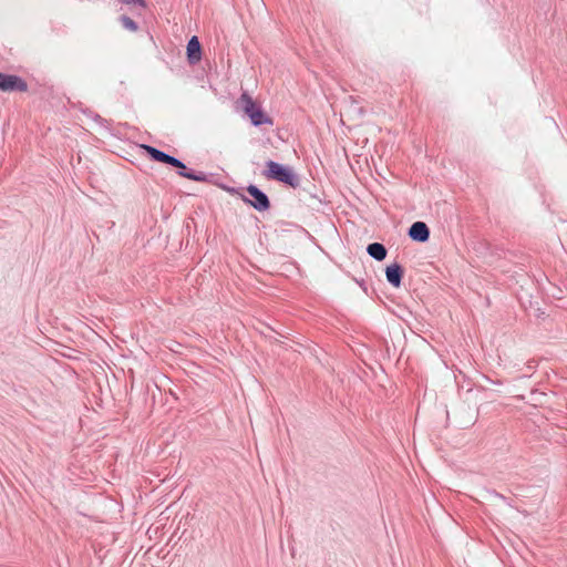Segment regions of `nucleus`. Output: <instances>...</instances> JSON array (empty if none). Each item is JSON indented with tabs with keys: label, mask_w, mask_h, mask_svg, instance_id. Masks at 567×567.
<instances>
[{
	"label": "nucleus",
	"mask_w": 567,
	"mask_h": 567,
	"mask_svg": "<svg viewBox=\"0 0 567 567\" xmlns=\"http://www.w3.org/2000/svg\"><path fill=\"white\" fill-rule=\"evenodd\" d=\"M262 176L268 181L279 182L292 188H297L300 184L299 176L290 166L277 163L272 159L265 163Z\"/></svg>",
	"instance_id": "nucleus-1"
},
{
	"label": "nucleus",
	"mask_w": 567,
	"mask_h": 567,
	"mask_svg": "<svg viewBox=\"0 0 567 567\" xmlns=\"http://www.w3.org/2000/svg\"><path fill=\"white\" fill-rule=\"evenodd\" d=\"M239 102L243 104V110H244L245 114L249 117V120L254 126H261L264 124H268V125L274 124L272 117H270L267 113H265V111L261 109V106L258 105L247 92H244L240 95Z\"/></svg>",
	"instance_id": "nucleus-2"
},
{
	"label": "nucleus",
	"mask_w": 567,
	"mask_h": 567,
	"mask_svg": "<svg viewBox=\"0 0 567 567\" xmlns=\"http://www.w3.org/2000/svg\"><path fill=\"white\" fill-rule=\"evenodd\" d=\"M246 193L247 195L240 194V198L245 204L257 212H266L270 208L271 204L268 195L256 185L247 186Z\"/></svg>",
	"instance_id": "nucleus-3"
},
{
	"label": "nucleus",
	"mask_w": 567,
	"mask_h": 567,
	"mask_svg": "<svg viewBox=\"0 0 567 567\" xmlns=\"http://www.w3.org/2000/svg\"><path fill=\"white\" fill-rule=\"evenodd\" d=\"M0 91L9 93L27 92L28 83L19 75L0 72Z\"/></svg>",
	"instance_id": "nucleus-4"
},
{
	"label": "nucleus",
	"mask_w": 567,
	"mask_h": 567,
	"mask_svg": "<svg viewBox=\"0 0 567 567\" xmlns=\"http://www.w3.org/2000/svg\"><path fill=\"white\" fill-rule=\"evenodd\" d=\"M174 162L175 163H172L171 166L177 169V174L179 176L195 182H207V175L204 172H196L187 168V166L177 157H174Z\"/></svg>",
	"instance_id": "nucleus-5"
},
{
	"label": "nucleus",
	"mask_w": 567,
	"mask_h": 567,
	"mask_svg": "<svg viewBox=\"0 0 567 567\" xmlns=\"http://www.w3.org/2000/svg\"><path fill=\"white\" fill-rule=\"evenodd\" d=\"M430 234V228L424 221H414L408 230L409 237L416 243H426Z\"/></svg>",
	"instance_id": "nucleus-6"
},
{
	"label": "nucleus",
	"mask_w": 567,
	"mask_h": 567,
	"mask_svg": "<svg viewBox=\"0 0 567 567\" xmlns=\"http://www.w3.org/2000/svg\"><path fill=\"white\" fill-rule=\"evenodd\" d=\"M203 49L196 35H193L186 47V56L190 65L197 64L202 60Z\"/></svg>",
	"instance_id": "nucleus-7"
},
{
	"label": "nucleus",
	"mask_w": 567,
	"mask_h": 567,
	"mask_svg": "<svg viewBox=\"0 0 567 567\" xmlns=\"http://www.w3.org/2000/svg\"><path fill=\"white\" fill-rule=\"evenodd\" d=\"M403 275H404V269L398 262H393V264L386 266V268H385V278H386L388 282L391 286H393L394 288H399L401 286Z\"/></svg>",
	"instance_id": "nucleus-8"
},
{
	"label": "nucleus",
	"mask_w": 567,
	"mask_h": 567,
	"mask_svg": "<svg viewBox=\"0 0 567 567\" xmlns=\"http://www.w3.org/2000/svg\"><path fill=\"white\" fill-rule=\"evenodd\" d=\"M141 147L146 152V154L153 162L163 163L167 165L175 163L174 156L165 153L164 151H161L147 144H142Z\"/></svg>",
	"instance_id": "nucleus-9"
},
{
	"label": "nucleus",
	"mask_w": 567,
	"mask_h": 567,
	"mask_svg": "<svg viewBox=\"0 0 567 567\" xmlns=\"http://www.w3.org/2000/svg\"><path fill=\"white\" fill-rule=\"evenodd\" d=\"M367 252L370 257H372L377 261L384 260L388 255V250H386L385 246L381 243L369 244L367 247Z\"/></svg>",
	"instance_id": "nucleus-10"
},
{
	"label": "nucleus",
	"mask_w": 567,
	"mask_h": 567,
	"mask_svg": "<svg viewBox=\"0 0 567 567\" xmlns=\"http://www.w3.org/2000/svg\"><path fill=\"white\" fill-rule=\"evenodd\" d=\"M120 21L125 29H127L132 32H136L138 30V24L133 19H131L128 16H125V14L121 16Z\"/></svg>",
	"instance_id": "nucleus-11"
},
{
	"label": "nucleus",
	"mask_w": 567,
	"mask_h": 567,
	"mask_svg": "<svg viewBox=\"0 0 567 567\" xmlns=\"http://www.w3.org/2000/svg\"><path fill=\"white\" fill-rule=\"evenodd\" d=\"M120 3L127 4V6H138L141 8H146V1L145 0H117Z\"/></svg>",
	"instance_id": "nucleus-12"
},
{
	"label": "nucleus",
	"mask_w": 567,
	"mask_h": 567,
	"mask_svg": "<svg viewBox=\"0 0 567 567\" xmlns=\"http://www.w3.org/2000/svg\"><path fill=\"white\" fill-rule=\"evenodd\" d=\"M227 190H228L230 194L237 193V190H236L235 188H227Z\"/></svg>",
	"instance_id": "nucleus-13"
}]
</instances>
